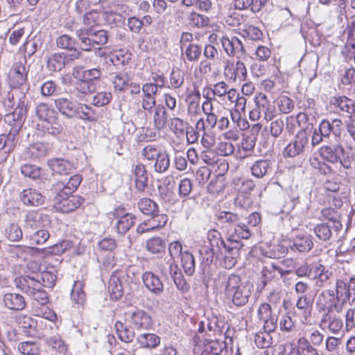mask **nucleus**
Returning <instances> with one entry per match:
<instances>
[{"label": "nucleus", "instance_id": "1", "mask_svg": "<svg viewBox=\"0 0 355 355\" xmlns=\"http://www.w3.org/2000/svg\"><path fill=\"white\" fill-rule=\"evenodd\" d=\"M207 239L209 245H202L199 249L202 263L208 266L213 262L215 257L217 259H223V266L225 268H232L241 255L244 246L243 243L233 239H227L225 242L222 239L220 233L215 230L208 232Z\"/></svg>", "mask_w": 355, "mask_h": 355}, {"label": "nucleus", "instance_id": "2", "mask_svg": "<svg viewBox=\"0 0 355 355\" xmlns=\"http://www.w3.org/2000/svg\"><path fill=\"white\" fill-rule=\"evenodd\" d=\"M217 221L221 225V229L232 237L231 239H248L252 235L250 229L246 224L241 222V218L236 213L220 211L217 215Z\"/></svg>", "mask_w": 355, "mask_h": 355}, {"label": "nucleus", "instance_id": "3", "mask_svg": "<svg viewBox=\"0 0 355 355\" xmlns=\"http://www.w3.org/2000/svg\"><path fill=\"white\" fill-rule=\"evenodd\" d=\"M35 114L42 121L44 132L52 135H58L62 132L63 127L59 121L58 112L51 105L40 103L35 107Z\"/></svg>", "mask_w": 355, "mask_h": 355}, {"label": "nucleus", "instance_id": "4", "mask_svg": "<svg viewBox=\"0 0 355 355\" xmlns=\"http://www.w3.org/2000/svg\"><path fill=\"white\" fill-rule=\"evenodd\" d=\"M318 153L322 159L326 163L340 165L345 169H349L352 166V159L355 158V155L350 156L345 148L340 144H329L322 146Z\"/></svg>", "mask_w": 355, "mask_h": 355}, {"label": "nucleus", "instance_id": "5", "mask_svg": "<svg viewBox=\"0 0 355 355\" xmlns=\"http://www.w3.org/2000/svg\"><path fill=\"white\" fill-rule=\"evenodd\" d=\"M78 46L82 51H91L95 44L105 45L107 42V32L103 29L94 30L92 27L81 28L76 31Z\"/></svg>", "mask_w": 355, "mask_h": 355}, {"label": "nucleus", "instance_id": "6", "mask_svg": "<svg viewBox=\"0 0 355 355\" xmlns=\"http://www.w3.org/2000/svg\"><path fill=\"white\" fill-rule=\"evenodd\" d=\"M225 293L232 297L234 304L237 306L245 305L250 296V290L241 282L238 275L233 274L227 279Z\"/></svg>", "mask_w": 355, "mask_h": 355}, {"label": "nucleus", "instance_id": "7", "mask_svg": "<svg viewBox=\"0 0 355 355\" xmlns=\"http://www.w3.org/2000/svg\"><path fill=\"white\" fill-rule=\"evenodd\" d=\"M255 107L250 112V119L251 121H258L263 114L266 121H271L276 116V107L273 103H271L267 96L259 92L254 97Z\"/></svg>", "mask_w": 355, "mask_h": 355}, {"label": "nucleus", "instance_id": "8", "mask_svg": "<svg viewBox=\"0 0 355 355\" xmlns=\"http://www.w3.org/2000/svg\"><path fill=\"white\" fill-rule=\"evenodd\" d=\"M125 320L132 329L137 330H148L153 324L150 313L137 307H132L127 311L125 313Z\"/></svg>", "mask_w": 355, "mask_h": 355}, {"label": "nucleus", "instance_id": "9", "mask_svg": "<svg viewBox=\"0 0 355 355\" xmlns=\"http://www.w3.org/2000/svg\"><path fill=\"white\" fill-rule=\"evenodd\" d=\"M107 216L112 220L118 218L115 228L120 234H125L135 224V216L130 213H125L124 209L121 206L109 212Z\"/></svg>", "mask_w": 355, "mask_h": 355}, {"label": "nucleus", "instance_id": "10", "mask_svg": "<svg viewBox=\"0 0 355 355\" xmlns=\"http://www.w3.org/2000/svg\"><path fill=\"white\" fill-rule=\"evenodd\" d=\"M342 230V224L339 220H329L327 223L317 225L314 232L318 239L322 241H331L338 238Z\"/></svg>", "mask_w": 355, "mask_h": 355}, {"label": "nucleus", "instance_id": "11", "mask_svg": "<svg viewBox=\"0 0 355 355\" xmlns=\"http://www.w3.org/2000/svg\"><path fill=\"white\" fill-rule=\"evenodd\" d=\"M315 304L318 310L320 312H334V311H336L339 313L342 310V306L336 300L334 291L330 289L324 290L321 292L317 297Z\"/></svg>", "mask_w": 355, "mask_h": 355}, {"label": "nucleus", "instance_id": "12", "mask_svg": "<svg viewBox=\"0 0 355 355\" xmlns=\"http://www.w3.org/2000/svg\"><path fill=\"white\" fill-rule=\"evenodd\" d=\"M309 144V137L305 130H300L294 137V139L287 144L283 151L284 157H295L304 151L305 147Z\"/></svg>", "mask_w": 355, "mask_h": 355}, {"label": "nucleus", "instance_id": "13", "mask_svg": "<svg viewBox=\"0 0 355 355\" xmlns=\"http://www.w3.org/2000/svg\"><path fill=\"white\" fill-rule=\"evenodd\" d=\"M64 195L59 192L55 196V208L62 213L73 211L83 203L84 200L79 196Z\"/></svg>", "mask_w": 355, "mask_h": 355}, {"label": "nucleus", "instance_id": "14", "mask_svg": "<svg viewBox=\"0 0 355 355\" xmlns=\"http://www.w3.org/2000/svg\"><path fill=\"white\" fill-rule=\"evenodd\" d=\"M225 52L232 57H236L240 59L245 54V51L243 43L236 37H228L227 35H222L219 38Z\"/></svg>", "mask_w": 355, "mask_h": 355}, {"label": "nucleus", "instance_id": "15", "mask_svg": "<svg viewBox=\"0 0 355 355\" xmlns=\"http://www.w3.org/2000/svg\"><path fill=\"white\" fill-rule=\"evenodd\" d=\"M26 58H22L14 63L9 72V80L11 87L16 88L23 85L26 81Z\"/></svg>", "mask_w": 355, "mask_h": 355}, {"label": "nucleus", "instance_id": "16", "mask_svg": "<svg viewBox=\"0 0 355 355\" xmlns=\"http://www.w3.org/2000/svg\"><path fill=\"white\" fill-rule=\"evenodd\" d=\"M151 218L139 224L137 227L138 234L158 230L164 227L168 221V216L155 212L150 214Z\"/></svg>", "mask_w": 355, "mask_h": 355}, {"label": "nucleus", "instance_id": "17", "mask_svg": "<svg viewBox=\"0 0 355 355\" xmlns=\"http://www.w3.org/2000/svg\"><path fill=\"white\" fill-rule=\"evenodd\" d=\"M54 105L63 116L71 119L79 113L80 103L72 101L71 98L59 97L54 101Z\"/></svg>", "mask_w": 355, "mask_h": 355}, {"label": "nucleus", "instance_id": "18", "mask_svg": "<svg viewBox=\"0 0 355 355\" xmlns=\"http://www.w3.org/2000/svg\"><path fill=\"white\" fill-rule=\"evenodd\" d=\"M319 325L323 330H328L331 334H338L343 329V322L342 319L334 312H325L322 315Z\"/></svg>", "mask_w": 355, "mask_h": 355}, {"label": "nucleus", "instance_id": "19", "mask_svg": "<svg viewBox=\"0 0 355 355\" xmlns=\"http://www.w3.org/2000/svg\"><path fill=\"white\" fill-rule=\"evenodd\" d=\"M311 279H317L316 284L320 287H325L336 281L332 271L327 269L320 262L315 263Z\"/></svg>", "mask_w": 355, "mask_h": 355}, {"label": "nucleus", "instance_id": "20", "mask_svg": "<svg viewBox=\"0 0 355 355\" xmlns=\"http://www.w3.org/2000/svg\"><path fill=\"white\" fill-rule=\"evenodd\" d=\"M15 284L18 289L28 296L34 291H38V288L42 286L40 281L30 275H24L15 278Z\"/></svg>", "mask_w": 355, "mask_h": 355}, {"label": "nucleus", "instance_id": "21", "mask_svg": "<svg viewBox=\"0 0 355 355\" xmlns=\"http://www.w3.org/2000/svg\"><path fill=\"white\" fill-rule=\"evenodd\" d=\"M25 223L27 227L35 230L46 228L49 225L50 220L47 215L43 214L40 211H32L26 214Z\"/></svg>", "mask_w": 355, "mask_h": 355}, {"label": "nucleus", "instance_id": "22", "mask_svg": "<svg viewBox=\"0 0 355 355\" xmlns=\"http://www.w3.org/2000/svg\"><path fill=\"white\" fill-rule=\"evenodd\" d=\"M96 91V85L89 82L82 77L76 83L75 87L71 90V95L78 99L84 101L85 97Z\"/></svg>", "mask_w": 355, "mask_h": 355}, {"label": "nucleus", "instance_id": "23", "mask_svg": "<svg viewBox=\"0 0 355 355\" xmlns=\"http://www.w3.org/2000/svg\"><path fill=\"white\" fill-rule=\"evenodd\" d=\"M142 279L146 288L151 293L159 295L164 291V284L159 277L154 272L146 271L142 275Z\"/></svg>", "mask_w": 355, "mask_h": 355}, {"label": "nucleus", "instance_id": "24", "mask_svg": "<svg viewBox=\"0 0 355 355\" xmlns=\"http://www.w3.org/2000/svg\"><path fill=\"white\" fill-rule=\"evenodd\" d=\"M262 255L270 259H279L284 257L288 250V246L282 243L268 245H261L259 247Z\"/></svg>", "mask_w": 355, "mask_h": 355}, {"label": "nucleus", "instance_id": "25", "mask_svg": "<svg viewBox=\"0 0 355 355\" xmlns=\"http://www.w3.org/2000/svg\"><path fill=\"white\" fill-rule=\"evenodd\" d=\"M20 199L25 205L40 206L44 202L45 197L35 189H26L20 193Z\"/></svg>", "mask_w": 355, "mask_h": 355}, {"label": "nucleus", "instance_id": "26", "mask_svg": "<svg viewBox=\"0 0 355 355\" xmlns=\"http://www.w3.org/2000/svg\"><path fill=\"white\" fill-rule=\"evenodd\" d=\"M4 306L11 310L21 311L26 308L24 297L18 293H8L3 295Z\"/></svg>", "mask_w": 355, "mask_h": 355}, {"label": "nucleus", "instance_id": "27", "mask_svg": "<svg viewBox=\"0 0 355 355\" xmlns=\"http://www.w3.org/2000/svg\"><path fill=\"white\" fill-rule=\"evenodd\" d=\"M313 246V242L311 235L300 234L296 236L292 241L290 247L292 250L297 251L299 252H308Z\"/></svg>", "mask_w": 355, "mask_h": 355}, {"label": "nucleus", "instance_id": "28", "mask_svg": "<svg viewBox=\"0 0 355 355\" xmlns=\"http://www.w3.org/2000/svg\"><path fill=\"white\" fill-rule=\"evenodd\" d=\"M169 265V275L173 279V282L177 286L178 289L182 292H187L189 289V285L186 282V280L182 273L181 270L178 266L174 262H167Z\"/></svg>", "mask_w": 355, "mask_h": 355}, {"label": "nucleus", "instance_id": "29", "mask_svg": "<svg viewBox=\"0 0 355 355\" xmlns=\"http://www.w3.org/2000/svg\"><path fill=\"white\" fill-rule=\"evenodd\" d=\"M227 347L224 340H206L204 343L201 355H220Z\"/></svg>", "mask_w": 355, "mask_h": 355}, {"label": "nucleus", "instance_id": "30", "mask_svg": "<svg viewBox=\"0 0 355 355\" xmlns=\"http://www.w3.org/2000/svg\"><path fill=\"white\" fill-rule=\"evenodd\" d=\"M48 166L53 173L59 175H67L70 173L73 169V164L64 159L55 158L48 161Z\"/></svg>", "mask_w": 355, "mask_h": 355}, {"label": "nucleus", "instance_id": "31", "mask_svg": "<svg viewBox=\"0 0 355 355\" xmlns=\"http://www.w3.org/2000/svg\"><path fill=\"white\" fill-rule=\"evenodd\" d=\"M136 188L139 191H144L148 186V176L145 166L138 164L134 168Z\"/></svg>", "mask_w": 355, "mask_h": 355}, {"label": "nucleus", "instance_id": "32", "mask_svg": "<svg viewBox=\"0 0 355 355\" xmlns=\"http://www.w3.org/2000/svg\"><path fill=\"white\" fill-rule=\"evenodd\" d=\"M276 271H277L281 275L290 272L289 270L284 271L282 268L279 266H276L274 264L263 267L261 271V288H263L266 284L275 277Z\"/></svg>", "mask_w": 355, "mask_h": 355}, {"label": "nucleus", "instance_id": "33", "mask_svg": "<svg viewBox=\"0 0 355 355\" xmlns=\"http://www.w3.org/2000/svg\"><path fill=\"white\" fill-rule=\"evenodd\" d=\"M272 172V163L268 159H259L251 166L252 175L262 178Z\"/></svg>", "mask_w": 355, "mask_h": 355}, {"label": "nucleus", "instance_id": "34", "mask_svg": "<svg viewBox=\"0 0 355 355\" xmlns=\"http://www.w3.org/2000/svg\"><path fill=\"white\" fill-rule=\"evenodd\" d=\"M49 351L53 355H64L67 350V345L59 336H53L46 339Z\"/></svg>", "mask_w": 355, "mask_h": 355}, {"label": "nucleus", "instance_id": "35", "mask_svg": "<svg viewBox=\"0 0 355 355\" xmlns=\"http://www.w3.org/2000/svg\"><path fill=\"white\" fill-rule=\"evenodd\" d=\"M202 53V47L200 44L189 43L188 46L183 48L182 56L190 62H197Z\"/></svg>", "mask_w": 355, "mask_h": 355}, {"label": "nucleus", "instance_id": "36", "mask_svg": "<svg viewBox=\"0 0 355 355\" xmlns=\"http://www.w3.org/2000/svg\"><path fill=\"white\" fill-rule=\"evenodd\" d=\"M130 59L131 53L120 50L110 55V58H105V62L107 64L111 63L113 66H125L129 63Z\"/></svg>", "mask_w": 355, "mask_h": 355}, {"label": "nucleus", "instance_id": "37", "mask_svg": "<svg viewBox=\"0 0 355 355\" xmlns=\"http://www.w3.org/2000/svg\"><path fill=\"white\" fill-rule=\"evenodd\" d=\"M66 67L64 53H55L47 60V67L51 71H60Z\"/></svg>", "mask_w": 355, "mask_h": 355}, {"label": "nucleus", "instance_id": "38", "mask_svg": "<svg viewBox=\"0 0 355 355\" xmlns=\"http://www.w3.org/2000/svg\"><path fill=\"white\" fill-rule=\"evenodd\" d=\"M336 300L339 304H343L352 297L347 287V283L340 279L336 281Z\"/></svg>", "mask_w": 355, "mask_h": 355}, {"label": "nucleus", "instance_id": "39", "mask_svg": "<svg viewBox=\"0 0 355 355\" xmlns=\"http://www.w3.org/2000/svg\"><path fill=\"white\" fill-rule=\"evenodd\" d=\"M146 248L152 254H160L165 251L166 243L162 238L155 236L146 241Z\"/></svg>", "mask_w": 355, "mask_h": 355}, {"label": "nucleus", "instance_id": "40", "mask_svg": "<svg viewBox=\"0 0 355 355\" xmlns=\"http://www.w3.org/2000/svg\"><path fill=\"white\" fill-rule=\"evenodd\" d=\"M137 340L139 345L145 348H155L160 343V338L155 334H142Z\"/></svg>", "mask_w": 355, "mask_h": 355}, {"label": "nucleus", "instance_id": "41", "mask_svg": "<svg viewBox=\"0 0 355 355\" xmlns=\"http://www.w3.org/2000/svg\"><path fill=\"white\" fill-rule=\"evenodd\" d=\"M137 207L141 213L146 215L159 212L157 204L148 198L139 199L137 202Z\"/></svg>", "mask_w": 355, "mask_h": 355}, {"label": "nucleus", "instance_id": "42", "mask_svg": "<svg viewBox=\"0 0 355 355\" xmlns=\"http://www.w3.org/2000/svg\"><path fill=\"white\" fill-rule=\"evenodd\" d=\"M153 123L157 130H162L167 121L166 111L164 106L158 105L153 110Z\"/></svg>", "mask_w": 355, "mask_h": 355}, {"label": "nucleus", "instance_id": "43", "mask_svg": "<svg viewBox=\"0 0 355 355\" xmlns=\"http://www.w3.org/2000/svg\"><path fill=\"white\" fill-rule=\"evenodd\" d=\"M188 21L191 26L198 28L207 26L210 22V19L207 16L192 11L188 15Z\"/></svg>", "mask_w": 355, "mask_h": 355}, {"label": "nucleus", "instance_id": "44", "mask_svg": "<svg viewBox=\"0 0 355 355\" xmlns=\"http://www.w3.org/2000/svg\"><path fill=\"white\" fill-rule=\"evenodd\" d=\"M84 283L81 281L74 282L71 292V300L77 304H83L86 300V295L83 291Z\"/></svg>", "mask_w": 355, "mask_h": 355}, {"label": "nucleus", "instance_id": "45", "mask_svg": "<svg viewBox=\"0 0 355 355\" xmlns=\"http://www.w3.org/2000/svg\"><path fill=\"white\" fill-rule=\"evenodd\" d=\"M181 266L183 268L184 272L191 276L195 271V259L193 255L186 250L182 254L180 257Z\"/></svg>", "mask_w": 355, "mask_h": 355}, {"label": "nucleus", "instance_id": "46", "mask_svg": "<svg viewBox=\"0 0 355 355\" xmlns=\"http://www.w3.org/2000/svg\"><path fill=\"white\" fill-rule=\"evenodd\" d=\"M354 100H352L345 96H341L338 97H334L331 100V103L333 105L336 106L342 112L350 114L352 112L353 103Z\"/></svg>", "mask_w": 355, "mask_h": 355}, {"label": "nucleus", "instance_id": "47", "mask_svg": "<svg viewBox=\"0 0 355 355\" xmlns=\"http://www.w3.org/2000/svg\"><path fill=\"white\" fill-rule=\"evenodd\" d=\"M187 127V123L178 117H173L169 120L170 130L178 138L184 136Z\"/></svg>", "mask_w": 355, "mask_h": 355}, {"label": "nucleus", "instance_id": "48", "mask_svg": "<svg viewBox=\"0 0 355 355\" xmlns=\"http://www.w3.org/2000/svg\"><path fill=\"white\" fill-rule=\"evenodd\" d=\"M109 291L111 293L112 298L118 300L123 296V288L120 282V279L116 275H112L110 278Z\"/></svg>", "mask_w": 355, "mask_h": 355}, {"label": "nucleus", "instance_id": "49", "mask_svg": "<svg viewBox=\"0 0 355 355\" xmlns=\"http://www.w3.org/2000/svg\"><path fill=\"white\" fill-rule=\"evenodd\" d=\"M78 45V38H74L67 34L60 35L56 39V45L58 48L65 50H71L76 48V46Z\"/></svg>", "mask_w": 355, "mask_h": 355}, {"label": "nucleus", "instance_id": "50", "mask_svg": "<svg viewBox=\"0 0 355 355\" xmlns=\"http://www.w3.org/2000/svg\"><path fill=\"white\" fill-rule=\"evenodd\" d=\"M130 78L126 72H120L117 73L112 81L115 90L124 92L128 88Z\"/></svg>", "mask_w": 355, "mask_h": 355}, {"label": "nucleus", "instance_id": "51", "mask_svg": "<svg viewBox=\"0 0 355 355\" xmlns=\"http://www.w3.org/2000/svg\"><path fill=\"white\" fill-rule=\"evenodd\" d=\"M115 329L119 338L125 343L131 342L135 337V332L132 329L124 327L123 324L117 321L115 323Z\"/></svg>", "mask_w": 355, "mask_h": 355}, {"label": "nucleus", "instance_id": "52", "mask_svg": "<svg viewBox=\"0 0 355 355\" xmlns=\"http://www.w3.org/2000/svg\"><path fill=\"white\" fill-rule=\"evenodd\" d=\"M18 350L24 355H37L40 352V347L34 341H24L19 343Z\"/></svg>", "mask_w": 355, "mask_h": 355}, {"label": "nucleus", "instance_id": "53", "mask_svg": "<svg viewBox=\"0 0 355 355\" xmlns=\"http://www.w3.org/2000/svg\"><path fill=\"white\" fill-rule=\"evenodd\" d=\"M272 331H259L255 334L254 343L259 348H267L272 344V337L270 334Z\"/></svg>", "mask_w": 355, "mask_h": 355}, {"label": "nucleus", "instance_id": "54", "mask_svg": "<svg viewBox=\"0 0 355 355\" xmlns=\"http://www.w3.org/2000/svg\"><path fill=\"white\" fill-rule=\"evenodd\" d=\"M154 168L157 173L166 171L170 166V159L166 152H162L155 160Z\"/></svg>", "mask_w": 355, "mask_h": 355}, {"label": "nucleus", "instance_id": "55", "mask_svg": "<svg viewBox=\"0 0 355 355\" xmlns=\"http://www.w3.org/2000/svg\"><path fill=\"white\" fill-rule=\"evenodd\" d=\"M311 166L319 171L324 175L331 174L333 173L332 168L324 161H320L317 156L313 155L309 159Z\"/></svg>", "mask_w": 355, "mask_h": 355}, {"label": "nucleus", "instance_id": "56", "mask_svg": "<svg viewBox=\"0 0 355 355\" xmlns=\"http://www.w3.org/2000/svg\"><path fill=\"white\" fill-rule=\"evenodd\" d=\"M36 231L30 235V241L32 245L44 244L50 236L49 232L45 228L35 230Z\"/></svg>", "mask_w": 355, "mask_h": 355}, {"label": "nucleus", "instance_id": "57", "mask_svg": "<svg viewBox=\"0 0 355 355\" xmlns=\"http://www.w3.org/2000/svg\"><path fill=\"white\" fill-rule=\"evenodd\" d=\"M5 236L10 241H18L23 236L21 227L16 223H10L5 230Z\"/></svg>", "mask_w": 355, "mask_h": 355}, {"label": "nucleus", "instance_id": "58", "mask_svg": "<svg viewBox=\"0 0 355 355\" xmlns=\"http://www.w3.org/2000/svg\"><path fill=\"white\" fill-rule=\"evenodd\" d=\"M82 181L79 175H74L70 178L67 184L60 191L64 195H69L75 191Z\"/></svg>", "mask_w": 355, "mask_h": 355}, {"label": "nucleus", "instance_id": "59", "mask_svg": "<svg viewBox=\"0 0 355 355\" xmlns=\"http://www.w3.org/2000/svg\"><path fill=\"white\" fill-rule=\"evenodd\" d=\"M279 329L283 332H291L295 329V320H293L290 313L282 315L279 321Z\"/></svg>", "mask_w": 355, "mask_h": 355}, {"label": "nucleus", "instance_id": "60", "mask_svg": "<svg viewBox=\"0 0 355 355\" xmlns=\"http://www.w3.org/2000/svg\"><path fill=\"white\" fill-rule=\"evenodd\" d=\"M178 189L179 197L184 201L185 199L189 197L193 189V183L191 180L189 178L182 179L179 184Z\"/></svg>", "mask_w": 355, "mask_h": 355}, {"label": "nucleus", "instance_id": "61", "mask_svg": "<svg viewBox=\"0 0 355 355\" xmlns=\"http://www.w3.org/2000/svg\"><path fill=\"white\" fill-rule=\"evenodd\" d=\"M277 107L282 113L288 114L294 109L295 104L293 101L289 97L282 96L277 100Z\"/></svg>", "mask_w": 355, "mask_h": 355}, {"label": "nucleus", "instance_id": "62", "mask_svg": "<svg viewBox=\"0 0 355 355\" xmlns=\"http://www.w3.org/2000/svg\"><path fill=\"white\" fill-rule=\"evenodd\" d=\"M47 153V148L42 143H35L28 148V154L32 159L44 157Z\"/></svg>", "mask_w": 355, "mask_h": 355}, {"label": "nucleus", "instance_id": "63", "mask_svg": "<svg viewBox=\"0 0 355 355\" xmlns=\"http://www.w3.org/2000/svg\"><path fill=\"white\" fill-rule=\"evenodd\" d=\"M184 82V74L179 69H173L170 73V84L174 89L180 88Z\"/></svg>", "mask_w": 355, "mask_h": 355}, {"label": "nucleus", "instance_id": "64", "mask_svg": "<svg viewBox=\"0 0 355 355\" xmlns=\"http://www.w3.org/2000/svg\"><path fill=\"white\" fill-rule=\"evenodd\" d=\"M298 350H300L302 355H319L318 350L304 337L298 340Z\"/></svg>", "mask_w": 355, "mask_h": 355}]
</instances>
